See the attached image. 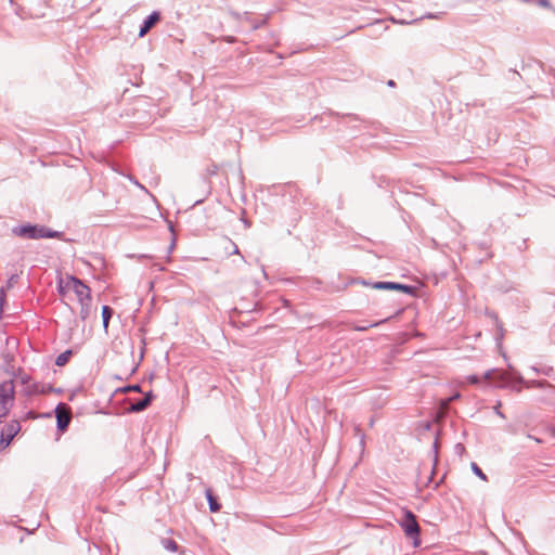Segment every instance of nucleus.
<instances>
[{
    "label": "nucleus",
    "instance_id": "1",
    "mask_svg": "<svg viewBox=\"0 0 555 555\" xmlns=\"http://www.w3.org/2000/svg\"><path fill=\"white\" fill-rule=\"evenodd\" d=\"M57 291L62 297H67L69 294H74L79 306H80V319L86 321L91 313V289L81 280L74 275H66L60 278L57 281Z\"/></svg>",
    "mask_w": 555,
    "mask_h": 555
},
{
    "label": "nucleus",
    "instance_id": "2",
    "mask_svg": "<svg viewBox=\"0 0 555 555\" xmlns=\"http://www.w3.org/2000/svg\"><path fill=\"white\" fill-rule=\"evenodd\" d=\"M485 380H491L495 387L500 388H511L512 390L520 391V384H524L525 387H543L546 385L545 382H526L520 375L514 376L513 373L502 372L498 370H489L482 376Z\"/></svg>",
    "mask_w": 555,
    "mask_h": 555
},
{
    "label": "nucleus",
    "instance_id": "3",
    "mask_svg": "<svg viewBox=\"0 0 555 555\" xmlns=\"http://www.w3.org/2000/svg\"><path fill=\"white\" fill-rule=\"evenodd\" d=\"M399 525H400L401 529L403 530L404 534L408 538H411L413 540V545L415 547L418 546L421 543L420 526L416 521L415 515L411 511L404 509L403 517L399 521Z\"/></svg>",
    "mask_w": 555,
    "mask_h": 555
},
{
    "label": "nucleus",
    "instance_id": "4",
    "mask_svg": "<svg viewBox=\"0 0 555 555\" xmlns=\"http://www.w3.org/2000/svg\"><path fill=\"white\" fill-rule=\"evenodd\" d=\"M15 387L13 380L0 384V418L5 417L14 403Z\"/></svg>",
    "mask_w": 555,
    "mask_h": 555
},
{
    "label": "nucleus",
    "instance_id": "5",
    "mask_svg": "<svg viewBox=\"0 0 555 555\" xmlns=\"http://www.w3.org/2000/svg\"><path fill=\"white\" fill-rule=\"evenodd\" d=\"M12 232L21 237L26 238H44V237H53L55 232H52L43 227H37L31 224H24L14 227Z\"/></svg>",
    "mask_w": 555,
    "mask_h": 555
},
{
    "label": "nucleus",
    "instance_id": "6",
    "mask_svg": "<svg viewBox=\"0 0 555 555\" xmlns=\"http://www.w3.org/2000/svg\"><path fill=\"white\" fill-rule=\"evenodd\" d=\"M56 427L64 430L70 422V411L64 403H59L55 408Z\"/></svg>",
    "mask_w": 555,
    "mask_h": 555
},
{
    "label": "nucleus",
    "instance_id": "7",
    "mask_svg": "<svg viewBox=\"0 0 555 555\" xmlns=\"http://www.w3.org/2000/svg\"><path fill=\"white\" fill-rule=\"evenodd\" d=\"M372 286L376 289H399L408 294L412 292L411 286L393 282H376Z\"/></svg>",
    "mask_w": 555,
    "mask_h": 555
},
{
    "label": "nucleus",
    "instance_id": "8",
    "mask_svg": "<svg viewBox=\"0 0 555 555\" xmlns=\"http://www.w3.org/2000/svg\"><path fill=\"white\" fill-rule=\"evenodd\" d=\"M20 424L17 422H12L9 424L4 431H2L0 442L4 446H9L13 437L18 433Z\"/></svg>",
    "mask_w": 555,
    "mask_h": 555
},
{
    "label": "nucleus",
    "instance_id": "9",
    "mask_svg": "<svg viewBox=\"0 0 555 555\" xmlns=\"http://www.w3.org/2000/svg\"><path fill=\"white\" fill-rule=\"evenodd\" d=\"M158 20L159 14L157 12L150 14L140 27L139 36L143 37Z\"/></svg>",
    "mask_w": 555,
    "mask_h": 555
},
{
    "label": "nucleus",
    "instance_id": "10",
    "mask_svg": "<svg viewBox=\"0 0 555 555\" xmlns=\"http://www.w3.org/2000/svg\"><path fill=\"white\" fill-rule=\"evenodd\" d=\"M152 398H153L152 392H147L143 399H141L134 403H131L129 411L130 412H141V411L145 410L149 406V404L151 403Z\"/></svg>",
    "mask_w": 555,
    "mask_h": 555
},
{
    "label": "nucleus",
    "instance_id": "11",
    "mask_svg": "<svg viewBox=\"0 0 555 555\" xmlns=\"http://www.w3.org/2000/svg\"><path fill=\"white\" fill-rule=\"evenodd\" d=\"M111 317H112V309L108 306H103L102 307V321H103L104 330H107Z\"/></svg>",
    "mask_w": 555,
    "mask_h": 555
},
{
    "label": "nucleus",
    "instance_id": "12",
    "mask_svg": "<svg viewBox=\"0 0 555 555\" xmlns=\"http://www.w3.org/2000/svg\"><path fill=\"white\" fill-rule=\"evenodd\" d=\"M388 21H390L393 24H398V25H410V24L416 23L418 21V18L409 21V20H403V18H396L395 16H389Z\"/></svg>",
    "mask_w": 555,
    "mask_h": 555
},
{
    "label": "nucleus",
    "instance_id": "13",
    "mask_svg": "<svg viewBox=\"0 0 555 555\" xmlns=\"http://www.w3.org/2000/svg\"><path fill=\"white\" fill-rule=\"evenodd\" d=\"M163 546L170 551V552H176L178 550V544L176 543V541L171 540V539H165L163 540Z\"/></svg>",
    "mask_w": 555,
    "mask_h": 555
},
{
    "label": "nucleus",
    "instance_id": "14",
    "mask_svg": "<svg viewBox=\"0 0 555 555\" xmlns=\"http://www.w3.org/2000/svg\"><path fill=\"white\" fill-rule=\"evenodd\" d=\"M69 354H70V351H65V352L61 353L60 356H57V358L55 360V364L59 366L64 365L68 361Z\"/></svg>",
    "mask_w": 555,
    "mask_h": 555
},
{
    "label": "nucleus",
    "instance_id": "15",
    "mask_svg": "<svg viewBox=\"0 0 555 555\" xmlns=\"http://www.w3.org/2000/svg\"><path fill=\"white\" fill-rule=\"evenodd\" d=\"M207 499H208V503H209V508L211 512H217L219 511V504L214 500V498L211 496V494L208 492L207 494Z\"/></svg>",
    "mask_w": 555,
    "mask_h": 555
},
{
    "label": "nucleus",
    "instance_id": "16",
    "mask_svg": "<svg viewBox=\"0 0 555 555\" xmlns=\"http://www.w3.org/2000/svg\"><path fill=\"white\" fill-rule=\"evenodd\" d=\"M472 469L480 479L487 480V476L483 474V472L479 468V466L476 463H472Z\"/></svg>",
    "mask_w": 555,
    "mask_h": 555
},
{
    "label": "nucleus",
    "instance_id": "17",
    "mask_svg": "<svg viewBox=\"0 0 555 555\" xmlns=\"http://www.w3.org/2000/svg\"><path fill=\"white\" fill-rule=\"evenodd\" d=\"M480 377L477 375H468L465 377V382L472 385L478 384L480 382Z\"/></svg>",
    "mask_w": 555,
    "mask_h": 555
},
{
    "label": "nucleus",
    "instance_id": "18",
    "mask_svg": "<svg viewBox=\"0 0 555 555\" xmlns=\"http://www.w3.org/2000/svg\"><path fill=\"white\" fill-rule=\"evenodd\" d=\"M384 321H380V322H375V323H371V324H367V325H361V326H356L354 330L356 331H366L367 328L370 327H375V326H378L380 323H383Z\"/></svg>",
    "mask_w": 555,
    "mask_h": 555
},
{
    "label": "nucleus",
    "instance_id": "19",
    "mask_svg": "<svg viewBox=\"0 0 555 555\" xmlns=\"http://www.w3.org/2000/svg\"><path fill=\"white\" fill-rule=\"evenodd\" d=\"M356 434L360 437V444H361V448L363 449L364 448V440H365V436L364 434L361 431V429L359 427H356Z\"/></svg>",
    "mask_w": 555,
    "mask_h": 555
},
{
    "label": "nucleus",
    "instance_id": "20",
    "mask_svg": "<svg viewBox=\"0 0 555 555\" xmlns=\"http://www.w3.org/2000/svg\"><path fill=\"white\" fill-rule=\"evenodd\" d=\"M124 391L127 392V391H135V392H140L141 391V387L140 385H131V386H127L124 388Z\"/></svg>",
    "mask_w": 555,
    "mask_h": 555
},
{
    "label": "nucleus",
    "instance_id": "21",
    "mask_svg": "<svg viewBox=\"0 0 555 555\" xmlns=\"http://www.w3.org/2000/svg\"><path fill=\"white\" fill-rule=\"evenodd\" d=\"M539 4L544 7V8H550L551 7V3L548 2V0H539Z\"/></svg>",
    "mask_w": 555,
    "mask_h": 555
},
{
    "label": "nucleus",
    "instance_id": "22",
    "mask_svg": "<svg viewBox=\"0 0 555 555\" xmlns=\"http://www.w3.org/2000/svg\"><path fill=\"white\" fill-rule=\"evenodd\" d=\"M552 370H553L552 367H545V369H543L541 372H542L543 374H545V375H550V374H551V372H552Z\"/></svg>",
    "mask_w": 555,
    "mask_h": 555
},
{
    "label": "nucleus",
    "instance_id": "23",
    "mask_svg": "<svg viewBox=\"0 0 555 555\" xmlns=\"http://www.w3.org/2000/svg\"><path fill=\"white\" fill-rule=\"evenodd\" d=\"M232 253L235 254V255L240 254V249H238V247L235 244H233V251Z\"/></svg>",
    "mask_w": 555,
    "mask_h": 555
},
{
    "label": "nucleus",
    "instance_id": "24",
    "mask_svg": "<svg viewBox=\"0 0 555 555\" xmlns=\"http://www.w3.org/2000/svg\"><path fill=\"white\" fill-rule=\"evenodd\" d=\"M500 405H501V403L499 402V403H498V406H495V412H496V414H498V415H500L501 417H504V416H503V414L500 412V409H499V406H500Z\"/></svg>",
    "mask_w": 555,
    "mask_h": 555
},
{
    "label": "nucleus",
    "instance_id": "25",
    "mask_svg": "<svg viewBox=\"0 0 555 555\" xmlns=\"http://www.w3.org/2000/svg\"><path fill=\"white\" fill-rule=\"evenodd\" d=\"M459 397H460V393H455L453 397H451V398H449V399H448V402H447V403L451 402V401H452V400H454V399H457Z\"/></svg>",
    "mask_w": 555,
    "mask_h": 555
},
{
    "label": "nucleus",
    "instance_id": "26",
    "mask_svg": "<svg viewBox=\"0 0 555 555\" xmlns=\"http://www.w3.org/2000/svg\"><path fill=\"white\" fill-rule=\"evenodd\" d=\"M388 86L393 87L395 86V81L393 80H389L388 81Z\"/></svg>",
    "mask_w": 555,
    "mask_h": 555
},
{
    "label": "nucleus",
    "instance_id": "27",
    "mask_svg": "<svg viewBox=\"0 0 555 555\" xmlns=\"http://www.w3.org/2000/svg\"><path fill=\"white\" fill-rule=\"evenodd\" d=\"M135 184H137L140 189H142V190H144V191H145V188H144L142 184H140V183H138V182H135Z\"/></svg>",
    "mask_w": 555,
    "mask_h": 555
},
{
    "label": "nucleus",
    "instance_id": "28",
    "mask_svg": "<svg viewBox=\"0 0 555 555\" xmlns=\"http://www.w3.org/2000/svg\"><path fill=\"white\" fill-rule=\"evenodd\" d=\"M426 17H428V18H433V17H434V15L428 14V15H426Z\"/></svg>",
    "mask_w": 555,
    "mask_h": 555
}]
</instances>
